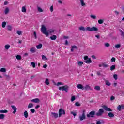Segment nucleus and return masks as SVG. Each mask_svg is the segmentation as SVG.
Returning <instances> with one entry per match:
<instances>
[{
    "label": "nucleus",
    "mask_w": 124,
    "mask_h": 124,
    "mask_svg": "<svg viewBox=\"0 0 124 124\" xmlns=\"http://www.w3.org/2000/svg\"><path fill=\"white\" fill-rule=\"evenodd\" d=\"M103 113H104V110H103L102 108H100L98 112L96 113V115H97V117H99L100 116H102V114H103Z\"/></svg>",
    "instance_id": "7"
},
{
    "label": "nucleus",
    "mask_w": 124,
    "mask_h": 124,
    "mask_svg": "<svg viewBox=\"0 0 124 124\" xmlns=\"http://www.w3.org/2000/svg\"><path fill=\"white\" fill-rule=\"evenodd\" d=\"M4 48H5V49H6V50H8V49H9V48H10V45H9V44L5 45L4 46Z\"/></svg>",
    "instance_id": "21"
},
{
    "label": "nucleus",
    "mask_w": 124,
    "mask_h": 124,
    "mask_svg": "<svg viewBox=\"0 0 124 124\" xmlns=\"http://www.w3.org/2000/svg\"><path fill=\"white\" fill-rule=\"evenodd\" d=\"M96 124H101L100 121H98L96 122Z\"/></svg>",
    "instance_id": "64"
},
{
    "label": "nucleus",
    "mask_w": 124,
    "mask_h": 124,
    "mask_svg": "<svg viewBox=\"0 0 124 124\" xmlns=\"http://www.w3.org/2000/svg\"><path fill=\"white\" fill-rule=\"evenodd\" d=\"M74 49H78V47L76 46H72L71 48V52H73Z\"/></svg>",
    "instance_id": "13"
},
{
    "label": "nucleus",
    "mask_w": 124,
    "mask_h": 124,
    "mask_svg": "<svg viewBox=\"0 0 124 124\" xmlns=\"http://www.w3.org/2000/svg\"><path fill=\"white\" fill-rule=\"evenodd\" d=\"M51 40H56V39H57V36L56 35H53L52 36H51L50 37Z\"/></svg>",
    "instance_id": "15"
},
{
    "label": "nucleus",
    "mask_w": 124,
    "mask_h": 124,
    "mask_svg": "<svg viewBox=\"0 0 124 124\" xmlns=\"http://www.w3.org/2000/svg\"><path fill=\"white\" fill-rule=\"evenodd\" d=\"M42 44H40L36 46V48L37 49H41V48H42Z\"/></svg>",
    "instance_id": "22"
},
{
    "label": "nucleus",
    "mask_w": 124,
    "mask_h": 124,
    "mask_svg": "<svg viewBox=\"0 0 124 124\" xmlns=\"http://www.w3.org/2000/svg\"><path fill=\"white\" fill-rule=\"evenodd\" d=\"M48 66V65H47V64H45L43 66V67L44 68H47V67Z\"/></svg>",
    "instance_id": "59"
},
{
    "label": "nucleus",
    "mask_w": 124,
    "mask_h": 124,
    "mask_svg": "<svg viewBox=\"0 0 124 124\" xmlns=\"http://www.w3.org/2000/svg\"><path fill=\"white\" fill-rule=\"evenodd\" d=\"M110 100H115V96H111L110 97Z\"/></svg>",
    "instance_id": "57"
},
{
    "label": "nucleus",
    "mask_w": 124,
    "mask_h": 124,
    "mask_svg": "<svg viewBox=\"0 0 124 124\" xmlns=\"http://www.w3.org/2000/svg\"><path fill=\"white\" fill-rule=\"evenodd\" d=\"M16 58L17 59V60H21V59H22V57L21 56V55H17L16 56Z\"/></svg>",
    "instance_id": "46"
},
{
    "label": "nucleus",
    "mask_w": 124,
    "mask_h": 124,
    "mask_svg": "<svg viewBox=\"0 0 124 124\" xmlns=\"http://www.w3.org/2000/svg\"><path fill=\"white\" fill-rule=\"evenodd\" d=\"M7 4H8V2L7 1H5L4 2V5H7Z\"/></svg>",
    "instance_id": "60"
},
{
    "label": "nucleus",
    "mask_w": 124,
    "mask_h": 124,
    "mask_svg": "<svg viewBox=\"0 0 124 124\" xmlns=\"http://www.w3.org/2000/svg\"><path fill=\"white\" fill-rule=\"evenodd\" d=\"M115 48H116V49H119V48H121V45L120 44L115 45Z\"/></svg>",
    "instance_id": "41"
},
{
    "label": "nucleus",
    "mask_w": 124,
    "mask_h": 124,
    "mask_svg": "<svg viewBox=\"0 0 124 124\" xmlns=\"http://www.w3.org/2000/svg\"><path fill=\"white\" fill-rule=\"evenodd\" d=\"M42 59L44 61H47L48 60V58L47 57H46V56H45V55H42Z\"/></svg>",
    "instance_id": "24"
},
{
    "label": "nucleus",
    "mask_w": 124,
    "mask_h": 124,
    "mask_svg": "<svg viewBox=\"0 0 124 124\" xmlns=\"http://www.w3.org/2000/svg\"><path fill=\"white\" fill-rule=\"evenodd\" d=\"M98 31V28L94 27H93L92 28L87 27L86 28V31Z\"/></svg>",
    "instance_id": "3"
},
{
    "label": "nucleus",
    "mask_w": 124,
    "mask_h": 124,
    "mask_svg": "<svg viewBox=\"0 0 124 124\" xmlns=\"http://www.w3.org/2000/svg\"><path fill=\"white\" fill-rule=\"evenodd\" d=\"M41 31L42 33L46 35V36H48L49 35V32L47 31V29L44 25L42 26Z\"/></svg>",
    "instance_id": "2"
},
{
    "label": "nucleus",
    "mask_w": 124,
    "mask_h": 124,
    "mask_svg": "<svg viewBox=\"0 0 124 124\" xmlns=\"http://www.w3.org/2000/svg\"><path fill=\"white\" fill-rule=\"evenodd\" d=\"M95 37H96V38H97V39H99V38H100V36H99L98 35H96Z\"/></svg>",
    "instance_id": "63"
},
{
    "label": "nucleus",
    "mask_w": 124,
    "mask_h": 124,
    "mask_svg": "<svg viewBox=\"0 0 124 124\" xmlns=\"http://www.w3.org/2000/svg\"><path fill=\"white\" fill-rule=\"evenodd\" d=\"M105 84L106 86H108V87H110L111 86V83L109 82L108 80H105Z\"/></svg>",
    "instance_id": "20"
},
{
    "label": "nucleus",
    "mask_w": 124,
    "mask_h": 124,
    "mask_svg": "<svg viewBox=\"0 0 124 124\" xmlns=\"http://www.w3.org/2000/svg\"><path fill=\"white\" fill-rule=\"evenodd\" d=\"M75 100V96H72L71 98V101L73 102Z\"/></svg>",
    "instance_id": "48"
},
{
    "label": "nucleus",
    "mask_w": 124,
    "mask_h": 124,
    "mask_svg": "<svg viewBox=\"0 0 124 124\" xmlns=\"http://www.w3.org/2000/svg\"><path fill=\"white\" fill-rule=\"evenodd\" d=\"M94 89L96 90V91H100V86H95L94 87Z\"/></svg>",
    "instance_id": "27"
},
{
    "label": "nucleus",
    "mask_w": 124,
    "mask_h": 124,
    "mask_svg": "<svg viewBox=\"0 0 124 124\" xmlns=\"http://www.w3.org/2000/svg\"><path fill=\"white\" fill-rule=\"evenodd\" d=\"M108 117H109V118H114V117L115 116V114H114V113H113L112 112H109L108 114Z\"/></svg>",
    "instance_id": "16"
},
{
    "label": "nucleus",
    "mask_w": 124,
    "mask_h": 124,
    "mask_svg": "<svg viewBox=\"0 0 124 124\" xmlns=\"http://www.w3.org/2000/svg\"><path fill=\"white\" fill-rule=\"evenodd\" d=\"M16 33L18 35H22V33H23V32L21 31H17Z\"/></svg>",
    "instance_id": "33"
},
{
    "label": "nucleus",
    "mask_w": 124,
    "mask_h": 124,
    "mask_svg": "<svg viewBox=\"0 0 124 124\" xmlns=\"http://www.w3.org/2000/svg\"><path fill=\"white\" fill-rule=\"evenodd\" d=\"M55 30H53V29H50L48 31V32H49V33H53V32H54Z\"/></svg>",
    "instance_id": "36"
},
{
    "label": "nucleus",
    "mask_w": 124,
    "mask_h": 124,
    "mask_svg": "<svg viewBox=\"0 0 124 124\" xmlns=\"http://www.w3.org/2000/svg\"><path fill=\"white\" fill-rule=\"evenodd\" d=\"M69 88V87L67 85H65L64 86L59 87V90L60 91H62V92H63V91H64L65 92H66V93H67Z\"/></svg>",
    "instance_id": "4"
},
{
    "label": "nucleus",
    "mask_w": 124,
    "mask_h": 124,
    "mask_svg": "<svg viewBox=\"0 0 124 124\" xmlns=\"http://www.w3.org/2000/svg\"><path fill=\"white\" fill-rule=\"evenodd\" d=\"M102 107L105 111L107 112H112V109L111 108H108L105 105L103 106Z\"/></svg>",
    "instance_id": "10"
},
{
    "label": "nucleus",
    "mask_w": 124,
    "mask_h": 124,
    "mask_svg": "<svg viewBox=\"0 0 124 124\" xmlns=\"http://www.w3.org/2000/svg\"><path fill=\"white\" fill-rule=\"evenodd\" d=\"M46 85H50V81H49V79L48 78H46L45 81Z\"/></svg>",
    "instance_id": "25"
},
{
    "label": "nucleus",
    "mask_w": 124,
    "mask_h": 124,
    "mask_svg": "<svg viewBox=\"0 0 124 124\" xmlns=\"http://www.w3.org/2000/svg\"><path fill=\"white\" fill-rule=\"evenodd\" d=\"M113 78H114V79H115V80H118V75L114 74L113 75Z\"/></svg>",
    "instance_id": "43"
},
{
    "label": "nucleus",
    "mask_w": 124,
    "mask_h": 124,
    "mask_svg": "<svg viewBox=\"0 0 124 124\" xmlns=\"http://www.w3.org/2000/svg\"><path fill=\"white\" fill-rule=\"evenodd\" d=\"M80 121H84V120H86V115L85 114V110H83L82 116H79Z\"/></svg>",
    "instance_id": "9"
},
{
    "label": "nucleus",
    "mask_w": 124,
    "mask_h": 124,
    "mask_svg": "<svg viewBox=\"0 0 124 124\" xmlns=\"http://www.w3.org/2000/svg\"><path fill=\"white\" fill-rule=\"evenodd\" d=\"M58 113H59L58 117L59 118H61V117H62V115H65V110H64V109H62V108H61L59 110Z\"/></svg>",
    "instance_id": "6"
},
{
    "label": "nucleus",
    "mask_w": 124,
    "mask_h": 124,
    "mask_svg": "<svg viewBox=\"0 0 124 124\" xmlns=\"http://www.w3.org/2000/svg\"><path fill=\"white\" fill-rule=\"evenodd\" d=\"M22 12H27V9L25 6H23L21 10Z\"/></svg>",
    "instance_id": "28"
},
{
    "label": "nucleus",
    "mask_w": 124,
    "mask_h": 124,
    "mask_svg": "<svg viewBox=\"0 0 124 124\" xmlns=\"http://www.w3.org/2000/svg\"><path fill=\"white\" fill-rule=\"evenodd\" d=\"M8 111L6 109H4V110H0V113H2L3 114L5 113H7Z\"/></svg>",
    "instance_id": "32"
},
{
    "label": "nucleus",
    "mask_w": 124,
    "mask_h": 124,
    "mask_svg": "<svg viewBox=\"0 0 124 124\" xmlns=\"http://www.w3.org/2000/svg\"><path fill=\"white\" fill-rule=\"evenodd\" d=\"M0 71V72H6V69L5 68H1Z\"/></svg>",
    "instance_id": "30"
},
{
    "label": "nucleus",
    "mask_w": 124,
    "mask_h": 124,
    "mask_svg": "<svg viewBox=\"0 0 124 124\" xmlns=\"http://www.w3.org/2000/svg\"><path fill=\"white\" fill-rule=\"evenodd\" d=\"M31 65H32V67H33V68H35V63H34V62H32L31 63Z\"/></svg>",
    "instance_id": "50"
},
{
    "label": "nucleus",
    "mask_w": 124,
    "mask_h": 124,
    "mask_svg": "<svg viewBox=\"0 0 124 124\" xmlns=\"http://www.w3.org/2000/svg\"><path fill=\"white\" fill-rule=\"evenodd\" d=\"M38 12H43V10L41 8L38 7Z\"/></svg>",
    "instance_id": "42"
},
{
    "label": "nucleus",
    "mask_w": 124,
    "mask_h": 124,
    "mask_svg": "<svg viewBox=\"0 0 124 124\" xmlns=\"http://www.w3.org/2000/svg\"><path fill=\"white\" fill-rule=\"evenodd\" d=\"M51 115H52V116L55 118V119L58 118V113L52 112Z\"/></svg>",
    "instance_id": "17"
},
{
    "label": "nucleus",
    "mask_w": 124,
    "mask_h": 124,
    "mask_svg": "<svg viewBox=\"0 0 124 124\" xmlns=\"http://www.w3.org/2000/svg\"><path fill=\"white\" fill-rule=\"evenodd\" d=\"M79 30L80 31H87V30H86V28H85L83 26L80 27L79 28Z\"/></svg>",
    "instance_id": "14"
},
{
    "label": "nucleus",
    "mask_w": 124,
    "mask_h": 124,
    "mask_svg": "<svg viewBox=\"0 0 124 124\" xmlns=\"http://www.w3.org/2000/svg\"><path fill=\"white\" fill-rule=\"evenodd\" d=\"M97 75L99 76L101 75V72L100 71H97Z\"/></svg>",
    "instance_id": "51"
},
{
    "label": "nucleus",
    "mask_w": 124,
    "mask_h": 124,
    "mask_svg": "<svg viewBox=\"0 0 124 124\" xmlns=\"http://www.w3.org/2000/svg\"><path fill=\"white\" fill-rule=\"evenodd\" d=\"M102 66L103 67H108V65L107 64L103 63Z\"/></svg>",
    "instance_id": "53"
},
{
    "label": "nucleus",
    "mask_w": 124,
    "mask_h": 124,
    "mask_svg": "<svg viewBox=\"0 0 124 124\" xmlns=\"http://www.w3.org/2000/svg\"><path fill=\"white\" fill-rule=\"evenodd\" d=\"M5 14H7V13H8V12H9V9L7 7L5 8Z\"/></svg>",
    "instance_id": "34"
},
{
    "label": "nucleus",
    "mask_w": 124,
    "mask_h": 124,
    "mask_svg": "<svg viewBox=\"0 0 124 124\" xmlns=\"http://www.w3.org/2000/svg\"><path fill=\"white\" fill-rule=\"evenodd\" d=\"M77 88L79 90H82V91H84V90H85V91H87L88 90H92V87L89 85H85V87H84V86L82 84H78L77 85Z\"/></svg>",
    "instance_id": "1"
},
{
    "label": "nucleus",
    "mask_w": 124,
    "mask_h": 124,
    "mask_svg": "<svg viewBox=\"0 0 124 124\" xmlns=\"http://www.w3.org/2000/svg\"><path fill=\"white\" fill-rule=\"evenodd\" d=\"M83 64H84V62H83L82 61L78 62V65H79V66H82V65H83Z\"/></svg>",
    "instance_id": "29"
},
{
    "label": "nucleus",
    "mask_w": 124,
    "mask_h": 124,
    "mask_svg": "<svg viewBox=\"0 0 124 124\" xmlns=\"http://www.w3.org/2000/svg\"><path fill=\"white\" fill-rule=\"evenodd\" d=\"M63 38L64 39H68V38H69V37L68 36H64L63 37Z\"/></svg>",
    "instance_id": "61"
},
{
    "label": "nucleus",
    "mask_w": 124,
    "mask_h": 124,
    "mask_svg": "<svg viewBox=\"0 0 124 124\" xmlns=\"http://www.w3.org/2000/svg\"><path fill=\"white\" fill-rule=\"evenodd\" d=\"M33 35H34V37L35 38V39H36V38H37V37L36 36V31L34 32Z\"/></svg>",
    "instance_id": "52"
},
{
    "label": "nucleus",
    "mask_w": 124,
    "mask_h": 124,
    "mask_svg": "<svg viewBox=\"0 0 124 124\" xmlns=\"http://www.w3.org/2000/svg\"><path fill=\"white\" fill-rule=\"evenodd\" d=\"M84 59L85 60V63H87V64H90V63H93V62L92 61V59L88 56H84Z\"/></svg>",
    "instance_id": "5"
},
{
    "label": "nucleus",
    "mask_w": 124,
    "mask_h": 124,
    "mask_svg": "<svg viewBox=\"0 0 124 124\" xmlns=\"http://www.w3.org/2000/svg\"><path fill=\"white\" fill-rule=\"evenodd\" d=\"M11 107L12 108L13 110H14L13 113L14 114H16V112H17V107H15L14 105L11 106Z\"/></svg>",
    "instance_id": "12"
},
{
    "label": "nucleus",
    "mask_w": 124,
    "mask_h": 124,
    "mask_svg": "<svg viewBox=\"0 0 124 124\" xmlns=\"http://www.w3.org/2000/svg\"><path fill=\"white\" fill-rule=\"evenodd\" d=\"M24 115L25 118H28V117L29 116V113H28V111H25L24 112Z\"/></svg>",
    "instance_id": "23"
},
{
    "label": "nucleus",
    "mask_w": 124,
    "mask_h": 124,
    "mask_svg": "<svg viewBox=\"0 0 124 124\" xmlns=\"http://www.w3.org/2000/svg\"><path fill=\"white\" fill-rule=\"evenodd\" d=\"M31 102H33L34 103H39L40 102V100L38 98H35L31 100Z\"/></svg>",
    "instance_id": "11"
},
{
    "label": "nucleus",
    "mask_w": 124,
    "mask_h": 124,
    "mask_svg": "<svg viewBox=\"0 0 124 124\" xmlns=\"http://www.w3.org/2000/svg\"><path fill=\"white\" fill-rule=\"evenodd\" d=\"M111 62H116V58L115 57H112L111 59Z\"/></svg>",
    "instance_id": "44"
},
{
    "label": "nucleus",
    "mask_w": 124,
    "mask_h": 124,
    "mask_svg": "<svg viewBox=\"0 0 124 124\" xmlns=\"http://www.w3.org/2000/svg\"><path fill=\"white\" fill-rule=\"evenodd\" d=\"M117 110L118 111H121L122 110V106L121 105H118L117 107Z\"/></svg>",
    "instance_id": "40"
},
{
    "label": "nucleus",
    "mask_w": 124,
    "mask_h": 124,
    "mask_svg": "<svg viewBox=\"0 0 124 124\" xmlns=\"http://www.w3.org/2000/svg\"><path fill=\"white\" fill-rule=\"evenodd\" d=\"M30 111H31V112L32 113H34L35 112V110H34V109H33V108H31L30 110Z\"/></svg>",
    "instance_id": "55"
},
{
    "label": "nucleus",
    "mask_w": 124,
    "mask_h": 124,
    "mask_svg": "<svg viewBox=\"0 0 124 124\" xmlns=\"http://www.w3.org/2000/svg\"><path fill=\"white\" fill-rule=\"evenodd\" d=\"M33 107V104L32 103H30L28 105V108H32Z\"/></svg>",
    "instance_id": "39"
},
{
    "label": "nucleus",
    "mask_w": 124,
    "mask_h": 124,
    "mask_svg": "<svg viewBox=\"0 0 124 124\" xmlns=\"http://www.w3.org/2000/svg\"><path fill=\"white\" fill-rule=\"evenodd\" d=\"M50 11H51V12H53V11H54V6H51Z\"/></svg>",
    "instance_id": "54"
},
{
    "label": "nucleus",
    "mask_w": 124,
    "mask_h": 124,
    "mask_svg": "<svg viewBox=\"0 0 124 124\" xmlns=\"http://www.w3.org/2000/svg\"><path fill=\"white\" fill-rule=\"evenodd\" d=\"M104 45H105V47H110V44L108 43H105Z\"/></svg>",
    "instance_id": "47"
},
{
    "label": "nucleus",
    "mask_w": 124,
    "mask_h": 124,
    "mask_svg": "<svg viewBox=\"0 0 124 124\" xmlns=\"http://www.w3.org/2000/svg\"><path fill=\"white\" fill-rule=\"evenodd\" d=\"M121 35H122V36H123V37L124 38V32H123L122 31H121Z\"/></svg>",
    "instance_id": "62"
},
{
    "label": "nucleus",
    "mask_w": 124,
    "mask_h": 124,
    "mask_svg": "<svg viewBox=\"0 0 124 124\" xmlns=\"http://www.w3.org/2000/svg\"><path fill=\"white\" fill-rule=\"evenodd\" d=\"M4 117H5V115L4 114H0V120H3V119H4Z\"/></svg>",
    "instance_id": "31"
},
{
    "label": "nucleus",
    "mask_w": 124,
    "mask_h": 124,
    "mask_svg": "<svg viewBox=\"0 0 124 124\" xmlns=\"http://www.w3.org/2000/svg\"><path fill=\"white\" fill-rule=\"evenodd\" d=\"M61 85H62V83L61 82H58L57 84V86H61Z\"/></svg>",
    "instance_id": "58"
},
{
    "label": "nucleus",
    "mask_w": 124,
    "mask_h": 124,
    "mask_svg": "<svg viewBox=\"0 0 124 124\" xmlns=\"http://www.w3.org/2000/svg\"><path fill=\"white\" fill-rule=\"evenodd\" d=\"M75 105L76 106H81V104L79 103V102H77L75 103Z\"/></svg>",
    "instance_id": "49"
},
{
    "label": "nucleus",
    "mask_w": 124,
    "mask_h": 124,
    "mask_svg": "<svg viewBox=\"0 0 124 124\" xmlns=\"http://www.w3.org/2000/svg\"><path fill=\"white\" fill-rule=\"evenodd\" d=\"M90 17L92 19L95 20L96 19V16L95 15H91Z\"/></svg>",
    "instance_id": "35"
},
{
    "label": "nucleus",
    "mask_w": 124,
    "mask_h": 124,
    "mask_svg": "<svg viewBox=\"0 0 124 124\" xmlns=\"http://www.w3.org/2000/svg\"><path fill=\"white\" fill-rule=\"evenodd\" d=\"M116 69V65H112L110 66V70L113 71V70H115Z\"/></svg>",
    "instance_id": "19"
},
{
    "label": "nucleus",
    "mask_w": 124,
    "mask_h": 124,
    "mask_svg": "<svg viewBox=\"0 0 124 124\" xmlns=\"http://www.w3.org/2000/svg\"><path fill=\"white\" fill-rule=\"evenodd\" d=\"M71 114L72 115H73L74 118H75V117H76V113H74V112L72 111V112H71Z\"/></svg>",
    "instance_id": "56"
},
{
    "label": "nucleus",
    "mask_w": 124,
    "mask_h": 124,
    "mask_svg": "<svg viewBox=\"0 0 124 124\" xmlns=\"http://www.w3.org/2000/svg\"><path fill=\"white\" fill-rule=\"evenodd\" d=\"M7 30L8 31H11L12 30V27L10 25H8L7 26Z\"/></svg>",
    "instance_id": "45"
},
{
    "label": "nucleus",
    "mask_w": 124,
    "mask_h": 124,
    "mask_svg": "<svg viewBox=\"0 0 124 124\" xmlns=\"http://www.w3.org/2000/svg\"><path fill=\"white\" fill-rule=\"evenodd\" d=\"M103 20L102 19H99L98 20V24H100V25H101V24H103Z\"/></svg>",
    "instance_id": "37"
},
{
    "label": "nucleus",
    "mask_w": 124,
    "mask_h": 124,
    "mask_svg": "<svg viewBox=\"0 0 124 124\" xmlns=\"http://www.w3.org/2000/svg\"><path fill=\"white\" fill-rule=\"evenodd\" d=\"M80 1L81 6H85V5H86V3H85V2H84V0H80Z\"/></svg>",
    "instance_id": "26"
},
{
    "label": "nucleus",
    "mask_w": 124,
    "mask_h": 124,
    "mask_svg": "<svg viewBox=\"0 0 124 124\" xmlns=\"http://www.w3.org/2000/svg\"><path fill=\"white\" fill-rule=\"evenodd\" d=\"M6 26V22L5 21L3 22L2 23V27L5 28Z\"/></svg>",
    "instance_id": "38"
},
{
    "label": "nucleus",
    "mask_w": 124,
    "mask_h": 124,
    "mask_svg": "<svg viewBox=\"0 0 124 124\" xmlns=\"http://www.w3.org/2000/svg\"><path fill=\"white\" fill-rule=\"evenodd\" d=\"M30 52H31V54H33V53H35V48L32 47L30 48Z\"/></svg>",
    "instance_id": "18"
},
{
    "label": "nucleus",
    "mask_w": 124,
    "mask_h": 124,
    "mask_svg": "<svg viewBox=\"0 0 124 124\" xmlns=\"http://www.w3.org/2000/svg\"><path fill=\"white\" fill-rule=\"evenodd\" d=\"M94 115H95V111H91L89 114H87V118H93L94 117Z\"/></svg>",
    "instance_id": "8"
}]
</instances>
